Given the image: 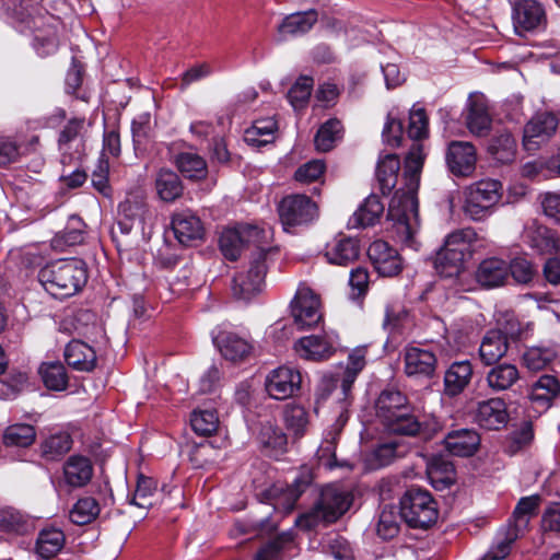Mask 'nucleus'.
<instances>
[{
	"label": "nucleus",
	"instance_id": "f257e3e1",
	"mask_svg": "<svg viewBox=\"0 0 560 560\" xmlns=\"http://www.w3.org/2000/svg\"><path fill=\"white\" fill-rule=\"evenodd\" d=\"M423 160L422 144L413 142L405 160V188L395 192L388 207V218L393 221L392 237L413 250L420 247L417 236L420 230L417 191Z\"/></svg>",
	"mask_w": 560,
	"mask_h": 560
},
{
	"label": "nucleus",
	"instance_id": "f03ea898",
	"mask_svg": "<svg viewBox=\"0 0 560 560\" xmlns=\"http://www.w3.org/2000/svg\"><path fill=\"white\" fill-rule=\"evenodd\" d=\"M12 18L21 32L31 31L34 35L33 47L37 55L45 57L57 51L59 46L60 20L34 7L30 0L22 1L12 9Z\"/></svg>",
	"mask_w": 560,
	"mask_h": 560
},
{
	"label": "nucleus",
	"instance_id": "7ed1b4c3",
	"mask_svg": "<svg viewBox=\"0 0 560 560\" xmlns=\"http://www.w3.org/2000/svg\"><path fill=\"white\" fill-rule=\"evenodd\" d=\"M275 250L272 230L268 224H247V303L265 292L267 259Z\"/></svg>",
	"mask_w": 560,
	"mask_h": 560
},
{
	"label": "nucleus",
	"instance_id": "20e7f679",
	"mask_svg": "<svg viewBox=\"0 0 560 560\" xmlns=\"http://www.w3.org/2000/svg\"><path fill=\"white\" fill-rule=\"evenodd\" d=\"M38 279L50 295L67 299L75 295L86 284L88 269L80 259H59L44 266L38 272Z\"/></svg>",
	"mask_w": 560,
	"mask_h": 560
},
{
	"label": "nucleus",
	"instance_id": "39448f33",
	"mask_svg": "<svg viewBox=\"0 0 560 560\" xmlns=\"http://www.w3.org/2000/svg\"><path fill=\"white\" fill-rule=\"evenodd\" d=\"M382 424L384 430L394 439L378 445L373 452L376 467L387 466L396 456L402 454L399 451L402 439L415 438L427 442L441 429L439 422H382Z\"/></svg>",
	"mask_w": 560,
	"mask_h": 560
},
{
	"label": "nucleus",
	"instance_id": "423d86ee",
	"mask_svg": "<svg viewBox=\"0 0 560 560\" xmlns=\"http://www.w3.org/2000/svg\"><path fill=\"white\" fill-rule=\"evenodd\" d=\"M476 241L477 233L470 228L448 234L434 258L436 272L444 278L459 276L465 268V261L471 257L472 243Z\"/></svg>",
	"mask_w": 560,
	"mask_h": 560
},
{
	"label": "nucleus",
	"instance_id": "0eeeda50",
	"mask_svg": "<svg viewBox=\"0 0 560 560\" xmlns=\"http://www.w3.org/2000/svg\"><path fill=\"white\" fill-rule=\"evenodd\" d=\"M539 502V495L522 498L514 509L513 524L510 523L498 532L492 546L481 560H504L510 555L520 533L526 528L530 517L537 513Z\"/></svg>",
	"mask_w": 560,
	"mask_h": 560
},
{
	"label": "nucleus",
	"instance_id": "6e6552de",
	"mask_svg": "<svg viewBox=\"0 0 560 560\" xmlns=\"http://www.w3.org/2000/svg\"><path fill=\"white\" fill-rule=\"evenodd\" d=\"M352 502V497L338 486L329 485L323 488L319 500L314 508L300 515L295 524L303 529H312L319 524L336 522L342 516Z\"/></svg>",
	"mask_w": 560,
	"mask_h": 560
},
{
	"label": "nucleus",
	"instance_id": "1a4fd4ad",
	"mask_svg": "<svg viewBox=\"0 0 560 560\" xmlns=\"http://www.w3.org/2000/svg\"><path fill=\"white\" fill-rule=\"evenodd\" d=\"M400 517L412 528L428 529L438 521V502L430 491L412 487L400 499Z\"/></svg>",
	"mask_w": 560,
	"mask_h": 560
},
{
	"label": "nucleus",
	"instance_id": "9d476101",
	"mask_svg": "<svg viewBox=\"0 0 560 560\" xmlns=\"http://www.w3.org/2000/svg\"><path fill=\"white\" fill-rule=\"evenodd\" d=\"M464 213L474 221L488 218L502 197V185L497 179H481L469 185L465 192Z\"/></svg>",
	"mask_w": 560,
	"mask_h": 560
},
{
	"label": "nucleus",
	"instance_id": "9b49d317",
	"mask_svg": "<svg viewBox=\"0 0 560 560\" xmlns=\"http://www.w3.org/2000/svg\"><path fill=\"white\" fill-rule=\"evenodd\" d=\"M312 478L308 474H302L296 477L291 486L284 487L282 483H276L261 494H257L260 502H268L275 511L283 514L290 513L301 494L311 485Z\"/></svg>",
	"mask_w": 560,
	"mask_h": 560
},
{
	"label": "nucleus",
	"instance_id": "f8f14e48",
	"mask_svg": "<svg viewBox=\"0 0 560 560\" xmlns=\"http://www.w3.org/2000/svg\"><path fill=\"white\" fill-rule=\"evenodd\" d=\"M152 219L145 197L141 192L129 194L118 207V229L122 234H129L133 229L144 232V226Z\"/></svg>",
	"mask_w": 560,
	"mask_h": 560
},
{
	"label": "nucleus",
	"instance_id": "ddd939ff",
	"mask_svg": "<svg viewBox=\"0 0 560 560\" xmlns=\"http://www.w3.org/2000/svg\"><path fill=\"white\" fill-rule=\"evenodd\" d=\"M279 217L283 229L300 226L312 222L317 215V206L305 195L284 197L279 205Z\"/></svg>",
	"mask_w": 560,
	"mask_h": 560
},
{
	"label": "nucleus",
	"instance_id": "4468645a",
	"mask_svg": "<svg viewBox=\"0 0 560 560\" xmlns=\"http://www.w3.org/2000/svg\"><path fill=\"white\" fill-rule=\"evenodd\" d=\"M512 21L518 35L541 32L547 26L545 8L537 0H517L513 5Z\"/></svg>",
	"mask_w": 560,
	"mask_h": 560
},
{
	"label": "nucleus",
	"instance_id": "2eb2a0df",
	"mask_svg": "<svg viewBox=\"0 0 560 560\" xmlns=\"http://www.w3.org/2000/svg\"><path fill=\"white\" fill-rule=\"evenodd\" d=\"M318 296L305 285H300L291 303L294 324L300 329L312 328L322 319Z\"/></svg>",
	"mask_w": 560,
	"mask_h": 560
},
{
	"label": "nucleus",
	"instance_id": "dca6fc26",
	"mask_svg": "<svg viewBox=\"0 0 560 560\" xmlns=\"http://www.w3.org/2000/svg\"><path fill=\"white\" fill-rule=\"evenodd\" d=\"M504 331L501 329L489 330L482 338L479 347V357L485 365H492L502 359L508 349V335L511 337H517L520 335L518 324L509 320Z\"/></svg>",
	"mask_w": 560,
	"mask_h": 560
},
{
	"label": "nucleus",
	"instance_id": "f3484780",
	"mask_svg": "<svg viewBox=\"0 0 560 560\" xmlns=\"http://www.w3.org/2000/svg\"><path fill=\"white\" fill-rule=\"evenodd\" d=\"M375 415L381 420H418L420 415L398 390H383L375 401Z\"/></svg>",
	"mask_w": 560,
	"mask_h": 560
},
{
	"label": "nucleus",
	"instance_id": "a211bd4d",
	"mask_svg": "<svg viewBox=\"0 0 560 560\" xmlns=\"http://www.w3.org/2000/svg\"><path fill=\"white\" fill-rule=\"evenodd\" d=\"M212 341L225 360L241 362L245 358V339L241 327L223 323L212 331Z\"/></svg>",
	"mask_w": 560,
	"mask_h": 560
},
{
	"label": "nucleus",
	"instance_id": "6ab92c4d",
	"mask_svg": "<svg viewBox=\"0 0 560 560\" xmlns=\"http://www.w3.org/2000/svg\"><path fill=\"white\" fill-rule=\"evenodd\" d=\"M302 375L292 366H279L272 370L265 380V387L270 397L287 399L294 396L301 388Z\"/></svg>",
	"mask_w": 560,
	"mask_h": 560
},
{
	"label": "nucleus",
	"instance_id": "aec40b11",
	"mask_svg": "<svg viewBox=\"0 0 560 560\" xmlns=\"http://www.w3.org/2000/svg\"><path fill=\"white\" fill-rule=\"evenodd\" d=\"M448 171L456 177H469L477 164V150L468 141H451L445 152Z\"/></svg>",
	"mask_w": 560,
	"mask_h": 560
},
{
	"label": "nucleus",
	"instance_id": "412c9836",
	"mask_svg": "<svg viewBox=\"0 0 560 560\" xmlns=\"http://www.w3.org/2000/svg\"><path fill=\"white\" fill-rule=\"evenodd\" d=\"M368 255L375 270L383 277L397 276L402 269L398 252L385 241H374L369 246Z\"/></svg>",
	"mask_w": 560,
	"mask_h": 560
},
{
	"label": "nucleus",
	"instance_id": "4be33fe9",
	"mask_svg": "<svg viewBox=\"0 0 560 560\" xmlns=\"http://www.w3.org/2000/svg\"><path fill=\"white\" fill-rule=\"evenodd\" d=\"M337 343V335H312L301 338L295 350L300 357L311 361H323L332 355Z\"/></svg>",
	"mask_w": 560,
	"mask_h": 560
},
{
	"label": "nucleus",
	"instance_id": "5701e85b",
	"mask_svg": "<svg viewBox=\"0 0 560 560\" xmlns=\"http://www.w3.org/2000/svg\"><path fill=\"white\" fill-rule=\"evenodd\" d=\"M172 229L183 245H191L203 237L205 229L200 219L190 210L179 211L172 217Z\"/></svg>",
	"mask_w": 560,
	"mask_h": 560
},
{
	"label": "nucleus",
	"instance_id": "b1692460",
	"mask_svg": "<svg viewBox=\"0 0 560 560\" xmlns=\"http://www.w3.org/2000/svg\"><path fill=\"white\" fill-rule=\"evenodd\" d=\"M405 373L408 376L430 377L436 368V357L429 350L420 347L408 346L404 354Z\"/></svg>",
	"mask_w": 560,
	"mask_h": 560
},
{
	"label": "nucleus",
	"instance_id": "393cba45",
	"mask_svg": "<svg viewBox=\"0 0 560 560\" xmlns=\"http://www.w3.org/2000/svg\"><path fill=\"white\" fill-rule=\"evenodd\" d=\"M522 237L525 244L540 254H551L559 247L555 232L537 220L525 224Z\"/></svg>",
	"mask_w": 560,
	"mask_h": 560
},
{
	"label": "nucleus",
	"instance_id": "a878e982",
	"mask_svg": "<svg viewBox=\"0 0 560 560\" xmlns=\"http://www.w3.org/2000/svg\"><path fill=\"white\" fill-rule=\"evenodd\" d=\"M559 396L560 381L558 377L544 374L532 386L529 396L532 408L537 412L545 411L552 406V401Z\"/></svg>",
	"mask_w": 560,
	"mask_h": 560
},
{
	"label": "nucleus",
	"instance_id": "bb28decb",
	"mask_svg": "<svg viewBox=\"0 0 560 560\" xmlns=\"http://www.w3.org/2000/svg\"><path fill=\"white\" fill-rule=\"evenodd\" d=\"M491 121L486 100L479 95H470L465 116L469 131L477 137L486 136L490 130Z\"/></svg>",
	"mask_w": 560,
	"mask_h": 560
},
{
	"label": "nucleus",
	"instance_id": "cd10ccee",
	"mask_svg": "<svg viewBox=\"0 0 560 560\" xmlns=\"http://www.w3.org/2000/svg\"><path fill=\"white\" fill-rule=\"evenodd\" d=\"M66 545L65 533L56 527H45L37 534L34 552L38 560L56 558Z\"/></svg>",
	"mask_w": 560,
	"mask_h": 560
},
{
	"label": "nucleus",
	"instance_id": "c85d7f7f",
	"mask_svg": "<svg viewBox=\"0 0 560 560\" xmlns=\"http://www.w3.org/2000/svg\"><path fill=\"white\" fill-rule=\"evenodd\" d=\"M558 120L552 114L537 115L524 128V145L532 149L555 133Z\"/></svg>",
	"mask_w": 560,
	"mask_h": 560
},
{
	"label": "nucleus",
	"instance_id": "c756f323",
	"mask_svg": "<svg viewBox=\"0 0 560 560\" xmlns=\"http://www.w3.org/2000/svg\"><path fill=\"white\" fill-rule=\"evenodd\" d=\"M69 366L80 372H91L96 366V350L81 340H71L65 349Z\"/></svg>",
	"mask_w": 560,
	"mask_h": 560
},
{
	"label": "nucleus",
	"instance_id": "7c9ffc66",
	"mask_svg": "<svg viewBox=\"0 0 560 560\" xmlns=\"http://www.w3.org/2000/svg\"><path fill=\"white\" fill-rule=\"evenodd\" d=\"M93 477L91 460L82 455H71L63 464L65 482L72 488H81Z\"/></svg>",
	"mask_w": 560,
	"mask_h": 560
},
{
	"label": "nucleus",
	"instance_id": "2f4dec72",
	"mask_svg": "<svg viewBox=\"0 0 560 560\" xmlns=\"http://www.w3.org/2000/svg\"><path fill=\"white\" fill-rule=\"evenodd\" d=\"M509 276V265L503 259L491 257L482 260L476 271V280L485 288L502 285Z\"/></svg>",
	"mask_w": 560,
	"mask_h": 560
},
{
	"label": "nucleus",
	"instance_id": "473e14b6",
	"mask_svg": "<svg viewBox=\"0 0 560 560\" xmlns=\"http://www.w3.org/2000/svg\"><path fill=\"white\" fill-rule=\"evenodd\" d=\"M445 448L455 456L467 457L475 454L479 444V434L469 429L454 430L444 439Z\"/></svg>",
	"mask_w": 560,
	"mask_h": 560
},
{
	"label": "nucleus",
	"instance_id": "72a5a7b5",
	"mask_svg": "<svg viewBox=\"0 0 560 560\" xmlns=\"http://www.w3.org/2000/svg\"><path fill=\"white\" fill-rule=\"evenodd\" d=\"M359 254L358 241L351 237H340L326 245L324 255L329 264L348 266L359 257Z\"/></svg>",
	"mask_w": 560,
	"mask_h": 560
},
{
	"label": "nucleus",
	"instance_id": "f704fd0d",
	"mask_svg": "<svg viewBox=\"0 0 560 560\" xmlns=\"http://www.w3.org/2000/svg\"><path fill=\"white\" fill-rule=\"evenodd\" d=\"M85 125L84 118H72L67 125L61 129L58 138V149L63 156V161L66 158L72 159V150L74 149L77 153L83 147V136L82 131Z\"/></svg>",
	"mask_w": 560,
	"mask_h": 560
},
{
	"label": "nucleus",
	"instance_id": "c9c22d12",
	"mask_svg": "<svg viewBox=\"0 0 560 560\" xmlns=\"http://www.w3.org/2000/svg\"><path fill=\"white\" fill-rule=\"evenodd\" d=\"M524 365L530 371H541L553 361L560 359V351L556 345H539L526 348L523 355Z\"/></svg>",
	"mask_w": 560,
	"mask_h": 560
},
{
	"label": "nucleus",
	"instance_id": "e433bc0d",
	"mask_svg": "<svg viewBox=\"0 0 560 560\" xmlns=\"http://www.w3.org/2000/svg\"><path fill=\"white\" fill-rule=\"evenodd\" d=\"M472 368L469 361L454 362L444 375V393L448 396L460 394L469 384Z\"/></svg>",
	"mask_w": 560,
	"mask_h": 560
},
{
	"label": "nucleus",
	"instance_id": "4c0bfd02",
	"mask_svg": "<svg viewBox=\"0 0 560 560\" xmlns=\"http://www.w3.org/2000/svg\"><path fill=\"white\" fill-rule=\"evenodd\" d=\"M33 528L34 522L27 515L10 506L0 508V532L23 536L31 533Z\"/></svg>",
	"mask_w": 560,
	"mask_h": 560
},
{
	"label": "nucleus",
	"instance_id": "58836bf2",
	"mask_svg": "<svg viewBox=\"0 0 560 560\" xmlns=\"http://www.w3.org/2000/svg\"><path fill=\"white\" fill-rule=\"evenodd\" d=\"M264 451L271 457H278L287 451L288 438L282 427L267 422L259 433Z\"/></svg>",
	"mask_w": 560,
	"mask_h": 560
},
{
	"label": "nucleus",
	"instance_id": "ea45409f",
	"mask_svg": "<svg viewBox=\"0 0 560 560\" xmlns=\"http://www.w3.org/2000/svg\"><path fill=\"white\" fill-rule=\"evenodd\" d=\"M384 205L380 197L370 195L364 199L358 210L350 219V224L353 228H366L374 225L384 213Z\"/></svg>",
	"mask_w": 560,
	"mask_h": 560
},
{
	"label": "nucleus",
	"instance_id": "a19ab883",
	"mask_svg": "<svg viewBox=\"0 0 560 560\" xmlns=\"http://www.w3.org/2000/svg\"><path fill=\"white\" fill-rule=\"evenodd\" d=\"M155 189L160 199L165 202H174L182 197L184 186L179 176L174 171L161 168L156 173Z\"/></svg>",
	"mask_w": 560,
	"mask_h": 560
},
{
	"label": "nucleus",
	"instance_id": "79ce46f5",
	"mask_svg": "<svg viewBox=\"0 0 560 560\" xmlns=\"http://www.w3.org/2000/svg\"><path fill=\"white\" fill-rule=\"evenodd\" d=\"M174 163L182 175L188 179L201 180L207 177V162L197 153L182 152L176 155Z\"/></svg>",
	"mask_w": 560,
	"mask_h": 560
},
{
	"label": "nucleus",
	"instance_id": "37998d69",
	"mask_svg": "<svg viewBox=\"0 0 560 560\" xmlns=\"http://www.w3.org/2000/svg\"><path fill=\"white\" fill-rule=\"evenodd\" d=\"M84 223L82 220L72 215L68 225L61 232H58L51 240V247L56 250H66L67 247L75 246L84 241Z\"/></svg>",
	"mask_w": 560,
	"mask_h": 560
},
{
	"label": "nucleus",
	"instance_id": "c03bdc74",
	"mask_svg": "<svg viewBox=\"0 0 560 560\" xmlns=\"http://www.w3.org/2000/svg\"><path fill=\"white\" fill-rule=\"evenodd\" d=\"M317 21V12L310 10L306 12H296L288 15L279 31L283 36H298L308 32Z\"/></svg>",
	"mask_w": 560,
	"mask_h": 560
},
{
	"label": "nucleus",
	"instance_id": "a18cd8bd",
	"mask_svg": "<svg viewBox=\"0 0 560 560\" xmlns=\"http://www.w3.org/2000/svg\"><path fill=\"white\" fill-rule=\"evenodd\" d=\"M400 162L396 154H386L378 161L376 177L384 195L396 186Z\"/></svg>",
	"mask_w": 560,
	"mask_h": 560
},
{
	"label": "nucleus",
	"instance_id": "49530a36",
	"mask_svg": "<svg viewBox=\"0 0 560 560\" xmlns=\"http://www.w3.org/2000/svg\"><path fill=\"white\" fill-rule=\"evenodd\" d=\"M276 130L277 122L271 117L254 120L252 127L247 128V145L260 148L270 144Z\"/></svg>",
	"mask_w": 560,
	"mask_h": 560
},
{
	"label": "nucleus",
	"instance_id": "de8ad7c7",
	"mask_svg": "<svg viewBox=\"0 0 560 560\" xmlns=\"http://www.w3.org/2000/svg\"><path fill=\"white\" fill-rule=\"evenodd\" d=\"M366 347H357L348 357V364L340 380V387L345 397L351 390L359 373L365 366Z\"/></svg>",
	"mask_w": 560,
	"mask_h": 560
},
{
	"label": "nucleus",
	"instance_id": "09e8293b",
	"mask_svg": "<svg viewBox=\"0 0 560 560\" xmlns=\"http://www.w3.org/2000/svg\"><path fill=\"white\" fill-rule=\"evenodd\" d=\"M36 438V430L26 422H14L9 425L2 438L5 446L28 447Z\"/></svg>",
	"mask_w": 560,
	"mask_h": 560
},
{
	"label": "nucleus",
	"instance_id": "8fccbe9b",
	"mask_svg": "<svg viewBox=\"0 0 560 560\" xmlns=\"http://www.w3.org/2000/svg\"><path fill=\"white\" fill-rule=\"evenodd\" d=\"M515 365L503 363L493 366L487 374V383L493 390L509 389L518 380Z\"/></svg>",
	"mask_w": 560,
	"mask_h": 560
},
{
	"label": "nucleus",
	"instance_id": "3c124183",
	"mask_svg": "<svg viewBox=\"0 0 560 560\" xmlns=\"http://www.w3.org/2000/svg\"><path fill=\"white\" fill-rule=\"evenodd\" d=\"M219 244L226 259L232 261L238 259L244 249L242 228L234 226L224 229L221 233Z\"/></svg>",
	"mask_w": 560,
	"mask_h": 560
},
{
	"label": "nucleus",
	"instance_id": "603ef678",
	"mask_svg": "<svg viewBox=\"0 0 560 560\" xmlns=\"http://www.w3.org/2000/svg\"><path fill=\"white\" fill-rule=\"evenodd\" d=\"M72 447L71 435L67 432L52 434L45 439L40 445L42 455L48 460H56L68 453Z\"/></svg>",
	"mask_w": 560,
	"mask_h": 560
},
{
	"label": "nucleus",
	"instance_id": "864d4df0",
	"mask_svg": "<svg viewBox=\"0 0 560 560\" xmlns=\"http://www.w3.org/2000/svg\"><path fill=\"white\" fill-rule=\"evenodd\" d=\"M38 373L44 385L51 390H63L68 384V377L65 366L59 362L43 363Z\"/></svg>",
	"mask_w": 560,
	"mask_h": 560
},
{
	"label": "nucleus",
	"instance_id": "5fc2aeb1",
	"mask_svg": "<svg viewBox=\"0 0 560 560\" xmlns=\"http://www.w3.org/2000/svg\"><path fill=\"white\" fill-rule=\"evenodd\" d=\"M101 509L96 499L84 497L79 499L70 511V521L75 525L92 523L100 514Z\"/></svg>",
	"mask_w": 560,
	"mask_h": 560
},
{
	"label": "nucleus",
	"instance_id": "6e6d98bb",
	"mask_svg": "<svg viewBox=\"0 0 560 560\" xmlns=\"http://www.w3.org/2000/svg\"><path fill=\"white\" fill-rule=\"evenodd\" d=\"M400 512L392 505H385L377 520L376 533L382 539H392L399 533Z\"/></svg>",
	"mask_w": 560,
	"mask_h": 560
},
{
	"label": "nucleus",
	"instance_id": "4d7b16f0",
	"mask_svg": "<svg viewBox=\"0 0 560 560\" xmlns=\"http://www.w3.org/2000/svg\"><path fill=\"white\" fill-rule=\"evenodd\" d=\"M516 142L510 132H502L494 137L489 144V153L501 163L511 162L514 159Z\"/></svg>",
	"mask_w": 560,
	"mask_h": 560
},
{
	"label": "nucleus",
	"instance_id": "13d9d810",
	"mask_svg": "<svg viewBox=\"0 0 560 560\" xmlns=\"http://www.w3.org/2000/svg\"><path fill=\"white\" fill-rule=\"evenodd\" d=\"M341 131V124L338 119H329L318 129L314 142L318 151L327 152L332 149Z\"/></svg>",
	"mask_w": 560,
	"mask_h": 560
},
{
	"label": "nucleus",
	"instance_id": "bf43d9fd",
	"mask_svg": "<svg viewBox=\"0 0 560 560\" xmlns=\"http://www.w3.org/2000/svg\"><path fill=\"white\" fill-rule=\"evenodd\" d=\"M477 417L478 420H505L510 416L502 398H490L478 402Z\"/></svg>",
	"mask_w": 560,
	"mask_h": 560
},
{
	"label": "nucleus",
	"instance_id": "052dcab7",
	"mask_svg": "<svg viewBox=\"0 0 560 560\" xmlns=\"http://www.w3.org/2000/svg\"><path fill=\"white\" fill-rule=\"evenodd\" d=\"M158 481L154 478L140 474L131 503L139 508L150 506L152 504L150 498L155 493Z\"/></svg>",
	"mask_w": 560,
	"mask_h": 560
},
{
	"label": "nucleus",
	"instance_id": "680f3d73",
	"mask_svg": "<svg viewBox=\"0 0 560 560\" xmlns=\"http://www.w3.org/2000/svg\"><path fill=\"white\" fill-rule=\"evenodd\" d=\"M313 89V79L301 77L288 92V100L294 109L303 108L311 96Z\"/></svg>",
	"mask_w": 560,
	"mask_h": 560
},
{
	"label": "nucleus",
	"instance_id": "e2e57ef3",
	"mask_svg": "<svg viewBox=\"0 0 560 560\" xmlns=\"http://www.w3.org/2000/svg\"><path fill=\"white\" fill-rule=\"evenodd\" d=\"M533 436L532 422H521L520 428L512 431L506 440V453L510 455L517 453L532 441Z\"/></svg>",
	"mask_w": 560,
	"mask_h": 560
},
{
	"label": "nucleus",
	"instance_id": "0e129e2a",
	"mask_svg": "<svg viewBox=\"0 0 560 560\" xmlns=\"http://www.w3.org/2000/svg\"><path fill=\"white\" fill-rule=\"evenodd\" d=\"M428 116L425 110L413 106L409 115L408 136L412 140H421L428 136Z\"/></svg>",
	"mask_w": 560,
	"mask_h": 560
},
{
	"label": "nucleus",
	"instance_id": "69168bd1",
	"mask_svg": "<svg viewBox=\"0 0 560 560\" xmlns=\"http://www.w3.org/2000/svg\"><path fill=\"white\" fill-rule=\"evenodd\" d=\"M509 272H511L516 282L525 284L533 280L536 269L529 260L518 257L509 265Z\"/></svg>",
	"mask_w": 560,
	"mask_h": 560
},
{
	"label": "nucleus",
	"instance_id": "338daca9",
	"mask_svg": "<svg viewBox=\"0 0 560 560\" xmlns=\"http://www.w3.org/2000/svg\"><path fill=\"white\" fill-rule=\"evenodd\" d=\"M327 548L337 560H352L353 551L347 539L334 534L327 538Z\"/></svg>",
	"mask_w": 560,
	"mask_h": 560
},
{
	"label": "nucleus",
	"instance_id": "774afa93",
	"mask_svg": "<svg viewBox=\"0 0 560 560\" xmlns=\"http://www.w3.org/2000/svg\"><path fill=\"white\" fill-rule=\"evenodd\" d=\"M325 171V164L320 160L310 161L295 171V179L300 183H311L318 179Z\"/></svg>",
	"mask_w": 560,
	"mask_h": 560
}]
</instances>
